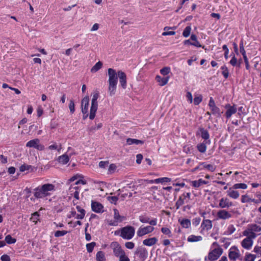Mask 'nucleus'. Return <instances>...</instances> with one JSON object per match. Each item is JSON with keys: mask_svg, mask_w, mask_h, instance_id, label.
Listing matches in <instances>:
<instances>
[{"mask_svg": "<svg viewBox=\"0 0 261 261\" xmlns=\"http://www.w3.org/2000/svg\"><path fill=\"white\" fill-rule=\"evenodd\" d=\"M55 190L54 185L45 184L36 188L34 195L37 198H43L50 196Z\"/></svg>", "mask_w": 261, "mask_h": 261, "instance_id": "f257e3e1", "label": "nucleus"}, {"mask_svg": "<svg viewBox=\"0 0 261 261\" xmlns=\"http://www.w3.org/2000/svg\"><path fill=\"white\" fill-rule=\"evenodd\" d=\"M108 92L110 96L115 94L117 85L118 83V72L113 68H109L108 70Z\"/></svg>", "mask_w": 261, "mask_h": 261, "instance_id": "f03ea898", "label": "nucleus"}, {"mask_svg": "<svg viewBox=\"0 0 261 261\" xmlns=\"http://www.w3.org/2000/svg\"><path fill=\"white\" fill-rule=\"evenodd\" d=\"M99 97V92L95 91L92 95L91 100V106L90 110L89 118L91 120L93 119L95 117L96 112L98 108L97 99Z\"/></svg>", "mask_w": 261, "mask_h": 261, "instance_id": "7ed1b4c3", "label": "nucleus"}, {"mask_svg": "<svg viewBox=\"0 0 261 261\" xmlns=\"http://www.w3.org/2000/svg\"><path fill=\"white\" fill-rule=\"evenodd\" d=\"M261 231V226L256 224H249L247 228L243 231V235H250L252 238H256L257 233Z\"/></svg>", "mask_w": 261, "mask_h": 261, "instance_id": "20e7f679", "label": "nucleus"}, {"mask_svg": "<svg viewBox=\"0 0 261 261\" xmlns=\"http://www.w3.org/2000/svg\"><path fill=\"white\" fill-rule=\"evenodd\" d=\"M113 211V219L107 220V224L110 226H116L118 225L119 223L125 220V217L123 216H121L119 214V212L117 209L114 208Z\"/></svg>", "mask_w": 261, "mask_h": 261, "instance_id": "39448f33", "label": "nucleus"}, {"mask_svg": "<svg viewBox=\"0 0 261 261\" xmlns=\"http://www.w3.org/2000/svg\"><path fill=\"white\" fill-rule=\"evenodd\" d=\"M135 228L130 226H127L120 230V236L124 239L130 240L135 234Z\"/></svg>", "mask_w": 261, "mask_h": 261, "instance_id": "423d86ee", "label": "nucleus"}, {"mask_svg": "<svg viewBox=\"0 0 261 261\" xmlns=\"http://www.w3.org/2000/svg\"><path fill=\"white\" fill-rule=\"evenodd\" d=\"M223 253V250L217 247L210 251L207 256L204 258V260L214 261L217 260Z\"/></svg>", "mask_w": 261, "mask_h": 261, "instance_id": "0eeeda50", "label": "nucleus"}, {"mask_svg": "<svg viewBox=\"0 0 261 261\" xmlns=\"http://www.w3.org/2000/svg\"><path fill=\"white\" fill-rule=\"evenodd\" d=\"M208 105L213 115L216 116L217 117H221L222 112H221L219 108H218L216 105L215 101L213 97H210Z\"/></svg>", "mask_w": 261, "mask_h": 261, "instance_id": "6e6552de", "label": "nucleus"}, {"mask_svg": "<svg viewBox=\"0 0 261 261\" xmlns=\"http://www.w3.org/2000/svg\"><path fill=\"white\" fill-rule=\"evenodd\" d=\"M246 238L244 239L241 243L242 247L246 249L250 250L253 246V240L255 238H252L250 235H243Z\"/></svg>", "mask_w": 261, "mask_h": 261, "instance_id": "1a4fd4ad", "label": "nucleus"}, {"mask_svg": "<svg viewBox=\"0 0 261 261\" xmlns=\"http://www.w3.org/2000/svg\"><path fill=\"white\" fill-rule=\"evenodd\" d=\"M26 146L30 148L33 147L40 151L44 149V146L40 143L38 139H34L29 141L27 143Z\"/></svg>", "mask_w": 261, "mask_h": 261, "instance_id": "9d476101", "label": "nucleus"}, {"mask_svg": "<svg viewBox=\"0 0 261 261\" xmlns=\"http://www.w3.org/2000/svg\"><path fill=\"white\" fill-rule=\"evenodd\" d=\"M154 227L152 225L140 227L137 231V234L139 237H142L149 234L154 230Z\"/></svg>", "mask_w": 261, "mask_h": 261, "instance_id": "9b49d317", "label": "nucleus"}, {"mask_svg": "<svg viewBox=\"0 0 261 261\" xmlns=\"http://www.w3.org/2000/svg\"><path fill=\"white\" fill-rule=\"evenodd\" d=\"M240 256L239 249L235 246L230 248L228 253V257L231 260L236 261Z\"/></svg>", "mask_w": 261, "mask_h": 261, "instance_id": "f8f14e48", "label": "nucleus"}, {"mask_svg": "<svg viewBox=\"0 0 261 261\" xmlns=\"http://www.w3.org/2000/svg\"><path fill=\"white\" fill-rule=\"evenodd\" d=\"M190 196L191 194L190 193H185L182 194L176 203L177 208H178L185 203H188L190 199Z\"/></svg>", "mask_w": 261, "mask_h": 261, "instance_id": "ddd939ff", "label": "nucleus"}, {"mask_svg": "<svg viewBox=\"0 0 261 261\" xmlns=\"http://www.w3.org/2000/svg\"><path fill=\"white\" fill-rule=\"evenodd\" d=\"M89 97L88 96L84 97L81 101V109L82 112L86 115L84 118H86L88 117V112L89 109Z\"/></svg>", "mask_w": 261, "mask_h": 261, "instance_id": "4468645a", "label": "nucleus"}, {"mask_svg": "<svg viewBox=\"0 0 261 261\" xmlns=\"http://www.w3.org/2000/svg\"><path fill=\"white\" fill-rule=\"evenodd\" d=\"M110 246L113 249L114 255L117 257L124 252L121 246L117 242L111 243Z\"/></svg>", "mask_w": 261, "mask_h": 261, "instance_id": "2eb2a0df", "label": "nucleus"}, {"mask_svg": "<svg viewBox=\"0 0 261 261\" xmlns=\"http://www.w3.org/2000/svg\"><path fill=\"white\" fill-rule=\"evenodd\" d=\"M233 205V203L226 197H222L219 200V206L221 208H228Z\"/></svg>", "mask_w": 261, "mask_h": 261, "instance_id": "dca6fc26", "label": "nucleus"}, {"mask_svg": "<svg viewBox=\"0 0 261 261\" xmlns=\"http://www.w3.org/2000/svg\"><path fill=\"white\" fill-rule=\"evenodd\" d=\"M217 216L219 219L227 220L232 217V215L229 212L222 208V210L218 211Z\"/></svg>", "mask_w": 261, "mask_h": 261, "instance_id": "f3484780", "label": "nucleus"}, {"mask_svg": "<svg viewBox=\"0 0 261 261\" xmlns=\"http://www.w3.org/2000/svg\"><path fill=\"white\" fill-rule=\"evenodd\" d=\"M135 254L141 261H144L148 256V252L145 248L140 247L137 249Z\"/></svg>", "mask_w": 261, "mask_h": 261, "instance_id": "a211bd4d", "label": "nucleus"}, {"mask_svg": "<svg viewBox=\"0 0 261 261\" xmlns=\"http://www.w3.org/2000/svg\"><path fill=\"white\" fill-rule=\"evenodd\" d=\"M92 210L96 213H102L104 212V207L100 203L92 201H91Z\"/></svg>", "mask_w": 261, "mask_h": 261, "instance_id": "6ab92c4d", "label": "nucleus"}, {"mask_svg": "<svg viewBox=\"0 0 261 261\" xmlns=\"http://www.w3.org/2000/svg\"><path fill=\"white\" fill-rule=\"evenodd\" d=\"M225 108L226 109L225 116L227 118H230L231 116L237 111L236 106L234 105L231 106L230 104H227L225 106Z\"/></svg>", "mask_w": 261, "mask_h": 261, "instance_id": "aec40b11", "label": "nucleus"}, {"mask_svg": "<svg viewBox=\"0 0 261 261\" xmlns=\"http://www.w3.org/2000/svg\"><path fill=\"white\" fill-rule=\"evenodd\" d=\"M118 76L119 79V83L123 89L126 88V75L125 73L121 70L118 71Z\"/></svg>", "mask_w": 261, "mask_h": 261, "instance_id": "412c9836", "label": "nucleus"}, {"mask_svg": "<svg viewBox=\"0 0 261 261\" xmlns=\"http://www.w3.org/2000/svg\"><path fill=\"white\" fill-rule=\"evenodd\" d=\"M236 190V189L233 188V186L230 187L226 192L227 195L232 199H238L240 196V194L239 192Z\"/></svg>", "mask_w": 261, "mask_h": 261, "instance_id": "4be33fe9", "label": "nucleus"}, {"mask_svg": "<svg viewBox=\"0 0 261 261\" xmlns=\"http://www.w3.org/2000/svg\"><path fill=\"white\" fill-rule=\"evenodd\" d=\"M139 220L143 223H149L150 225L154 226L157 224V220L156 219L150 220V218L146 216H139Z\"/></svg>", "mask_w": 261, "mask_h": 261, "instance_id": "5701e85b", "label": "nucleus"}, {"mask_svg": "<svg viewBox=\"0 0 261 261\" xmlns=\"http://www.w3.org/2000/svg\"><path fill=\"white\" fill-rule=\"evenodd\" d=\"M212 222L208 219H204L201 223V228L202 230L207 231L212 228Z\"/></svg>", "mask_w": 261, "mask_h": 261, "instance_id": "b1692460", "label": "nucleus"}, {"mask_svg": "<svg viewBox=\"0 0 261 261\" xmlns=\"http://www.w3.org/2000/svg\"><path fill=\"white\" fill-rule=\"evenodd\" d=\"M55 203H52V205L54 206L57 212H60L63 210L64 207V203L62 198H58L57 201H54Z\"/></svg>", "mask_w": 261, "mask_h": 261, "instance_id": "393cba45", "label": "nucleus"}, {"mask_svg": "<svg viewBox=\"0 0 261 261\" xmlns=\"http://www.w3.org/2000/svg\"><path fill=\"white\" fill-rule=\"evenodd\" d=\"M75 209L77 212V215L76 216V219L79 220L83 219L86 215L85 210L80 205H76Z\"/></svg>", "mask_w": 261, "mask_h": 261, "instance_id": "a878e982", "label": "nucleus"}, {"mask_svg": "<svg viewBox=\"0 0 261 261\" xmlns=\"http://www.w3.org/2000/svg\"><path fill=\"white\" fill-rule=\"evenodd\" d=\"M208 181H206L204 180H203L202 179L200 178L199 179L197 180H193L191 182V185L195 188H198L200 187H201L203 185H206L208 184Z\"/></svg>", "mask_w": 261, "mask_h": 261, "instance_id": "bb28decb", "label": "nucleus"}, {"mask_svg": "<svg viewBox=\"0 0 261 261\" xmlns=\"http://www.w3.org/2000/svg\"><path fill=\"white\" fill-rule=\"evenodd\" d=\"M69 156L67 155V154H63L62 155L59 156L58 158V162L62 165H65L69 161Z\"/></svg>", "mask_w": 261, "mask_h": 261, "instance_id": "cd10ccee", "label": "nucleus"}, {"mask_svg": "<svg viewBox=\"0 0 261 261\" xmlns=\"http://www.w3.org/2000/svg\"><path fill=\"white\" fill-rule=\"evenodd\" d=\"M178 222L182 227L185 228H188L191 226V223L188 219H179Z\"/></svg>", "mask_w": 261, "mask_h": 261, "instance_id": "c85d7f7f", "label": "nucleus"}, {"mask_svg": "<svg viewBox=\"0 0 261 261\" xmlns=\"http://www.w3.org/2000/svg\"><path fill=\"white\" fill-rule=\"evenodd\" d=\"M157 239L156 238H151L145 240L143 241V245L147 246H151L154 245L157 242Z\"/></svg>", "mask_w": 261, "mask_h": 261, "instance_id": "c756f323", "label": "nucleus"}, {"mask_svg": "<svg viewBox=\"0 0 261 261\" xmlns=\"http://www.w3.org/2000/svg\"><path fill=\"white\" fill-rule=\"evenodd\" d=\"M172 75L169 67H164V85H166L169 81V79Z\"/></svg>", "mask_w": 261, "mask_h": 261, "instance_id": "7c9ffc66", "label": "nucleus"}, {"mask_svg": "<svg viewBox=\"0 0 261 261\" xmlns=\"http://www.w3.org/2000/svg\"><path fill=\"white\" fill-rule=\"evenodd\" d=\"M202 240V237L200 236L190 235L187 238V241L189 242H197L201 241Z\"/></svg>", "mask_w": 261, "mask_h": 261, "instance_id": "2f4dec72", "label": "nucleus"}, {"mask_svg": "<svg viewBox=\"0 0 261 261\" xmlns=\"http://www.w3.org/2000/svg\"><path fill=\"white\" fill-rule=\"evenodd\" d=\"M236 229L233 225H229L226 230L224 232L223 234L225 236H229L232 234L236 231Z\"/></svg>", "mask_w": 261, "mask_h": 261, "instance_id": "473e14b6", "label": "nucleus"}, {"mask_svg": "<svg viewBox=\"0 0 261 261\" xmlns=\"http://www.w3.org/2000/svg\"><path fill=\"white\" fill-rule=\"evenodd\" d=\"M126 143L128 145H130L132 144H142L143 143V142L140 140H137L136 139H132V138H128L126 140Z\"/></svg>", "mask_w": 261, "mask_h": 261, "instance_id": "72a5a7b5", "label": "nucleus"}, {"mask_svg": "<svg viewBox=\"0 0 261 261\" xmlns=\"http://www.w3.org/2000/svg\"><path fill=\"white\" fill-rule=\"evenodd\" d=\"M102 67V63L100 61L97 62L91 69L92 73H95L101 69Z\"/></svg>", "mask_w": 261, "mask_h": 261, "instance_id": "f704fd0d", "label": "nucleus"}, {"mask_svg": "<svg viewBox=\"0 0 261 261\" xmlns=\"http://www.w3.org/2000/svg\"><path fill=\"white\" fill-rule=\"evenodd\" d=\"M201 165L202 166V167L204 169H206L210 171L214 172L215 171L216 169V167L213 165L211 164H206L204 162L201 163Z\"/></svg>", "mask_w": 261, "mask_h": 261, "instance_id": "c9c22d12", "label": "nucleus"}, {"mask_svg": "<svg viewBox=\"0 0 261 261\" xmlns=\"http://www.w3.org/2000/svg\"><path fill=\"white\" fill-rule=\"evenodd\" d=\"M97 261H106L105 253L101 251H99L96 255Z\"/></svg>", "mask_w": 261, "mask_h": 261, "instance_id": "e433bc0d", "label": "nucleus"}, {"mask_svg": "<svg viewBox=\"0 0 261 261\" xmlns=\"http://www.w3.org/2000/svg\"><path fill=\"white\" fill-rule=\"evenodd\" d=\"M4 241L5 242L6 244L7 243L8 244H12L16 243V239L12 238L11 235L8 234L6 236Z\"/></svg>", "mask_w": 261, "mask_h": 261, "instance_id": "4c0bfd02", "label": "nucleus"}, {"mask_svg": "<svg viewBox=\"0 0 261 261\" xmlns=\"http://www.w3.org/2000/svg\"><path fill=\"white\" fill-rule=\"evenodd\" d=\"M202 100V95L200 94H196L194 95V98L193 99V101L195 105H198L201 102Z\"/></svg>", "mask_w": 261, "mask_h": 261, "instance_id": "58836bf2", "label": "nucleus"}, {"mask_svg": "<svg viewBox=\"0 0 261 261\" xmlns=\"http://www.w3.org/2000/svg\"><path fill=\"white\" fill-rule=\"evenodd\" d=\"M199 130L201 133V136L202 138V139L204 140H207L209 138L210 135L208 132L206 130L204 129L203 128H200Z\"/></svg>", "mask_w": 261, "mask_h": 261, "instance_id": "ea45409f", "label": "nucleus"}, {"mask_svg": "<svg viewBox=\"0 0 261 261\" xmlns=\"http://www.w3.org/2000/svg\"><path fill=\"white\" fill-rule=\"evenodd\" d=\"M102 126V124L101 123H99L98 124H95L94 126H92L88 128V130L89 132H94L96 130L100 129Z\"/></svg>", "mask_w": 261, "mask_h": 261, "instance_id": "a19ab883", "label": "nucleus"}, {"mask_svg": "<svg viewBox=\"0 0 261 261\" xmlns=\"http://www.w3.org/2000/svg\"><path fill=\"white\" fill-rule=\"evenodd\" d=\"M256 256L251 253H247L245 256L244 261H254Z\"/></svg>", "mask_w": 261, "mask_h": 261, "instance_id": "79ce46f5", "label": "nucleus"}, {"mask_svg": "<svg viewBox=\"0 0 261 261\" xmlns=\"http://www.w3.org/2000/svg\"><path fill=\"white\" fill-rule=\"evenodd\" d=\"M48 149L50 150H57L59 152H60L61 149V146H59L56 143H54L53 144L49 145L48 147Z\"/></svg>", "mask_w": 261, "mask_h": 261, "instance_id": "37998d69", "label": "nucleus"}, {"mask_svg": "<svg viewBox=\"0 0 261 261\" xmlns=\"http://www.w3.org/2000/svg\"><path fill=\"white\" fill-rule=\"evenodd\" d=\"M233 188H236V189H246L247 188V185L244 183H238L235 184L233 185Z\"/></svg>", "mask_w": 261, "mask_h": 261, "instance_id": "c03bdc74", "label": "nucleus"}, {"mask_svg": "<svg viewBox=\"0 0 261 261\" xmlns=\"http://www.w3.org/2000/svg\"><path fill=\"white\" fill-rule=\"evenodd\" d=\"M198 151L201 153H204L206 150V146L204 143H200L197 145Z\"/></svg>", "mask_w": 261, "mask_h": 261, "instance_id": "a18cd8bd", "label": "nucleus"}, {"mask_svg": "<svg viewBox=\"0 0 261 261\" xmlns=\"http://www.w3.org/2000/svg\"><path fill=\"white\" fill-rule=\"evenodd\" d=\"M222 73L225 79H227L229 75V71L227 67L226 66H223L221 67Z\"/></svg>", "mask_w": 261, "mask_h": 261, "instance_id": "49530a36", "label": "nucleus"}, {"mask_svg": "<svg viewBox=\"0 0 261 261\" xmlns=\"http://www.w3.org/2000/svg\"><path fill=\"white\" fill-rule=\"evenodd\" d=\"M95 245H96V243L94 242L87 244L86 245V248H87V251L89 253L92 252Z\"/></svg>", "mask_w": 261, "mask_h": 261, "instance_id": "de8ad7c7", "label": "nucleus"}, {"mask_svg": "<svg viewBox=\"0 0 261 261\" xmlns=\"http://www.w3.org/2000/svg\"><path fill=\"white\" fill-rule=\"evenodd\" d=\"M251 199V198L247 194L242 195L241 196V202L243 203L250 202Z\"/></svg>", "mask_w": 261, "mask_h": 261, "instance_id": "09e8293b", "label": "nucleus"}, {"mask_svg": "<svg viewBox=\"0 0 261 261\" xmlns=\"http://www.w3.org/2000/svg\"><path fill=\"white\" fill-rule=\"evenodd\" d=\"M191 31V27L190 26H187L184 29L183 33H182V35L185 37H188L190 35Z\"/></svg>", "mask_w": 261, "mask_h": 261, "instance_id": "8fccbe9b", "label": "nucleus"}, {"mask_svg": "<svg viewBox=\"0 0 261 261\" xmlns=\"http://www.w3.org/2000/svg\"><path fill=\"white\" fill-rule=\"evenodd\" d=\"M39 215L38 212H35L32 215V216L30 218V220L36 224L39 220Z\"/></svg>", "mask_w": 261, "mask_h": 261, "instance_id": "3c124183", "label": "nucleus"}, {"mask_svg": "<svg viewBox=\"0 0 261 261\" xmlns=\"http://www.w3.org/2000/svg\"><path fill=\"white\" fill-rule=\"evenodd\" d=\"M65 153L67 154V155L69 156V158H70L72 155L76 154L74 150L71 147H68L67 150Z\"/></svg>", "mask_w": 261, "mask_h": 261, "instance_id": "603ef678", "label": "nucleus"}, {"mask_svg": "<svg viewBox=\"0 0 261 261\" xmlns=\"http://www.w3.org/2000/svg\"><path fill=\"white\" fill-rule=\"evenodd\" d=\"M68 233L66 230H58L55 232V236L56 237H60Z\"/></svg>", "mask_w": 261, "mask_h": 261, "instance_id": "864d4df0", "label": "nucleus"}, {"mask_svg": "<svg viewBox=\"0 0 261 261\" xmlns=\"http://www.w3.org/2000/svg\"><path fill=\"white\" fill-rule=\"evenodd\" d=\"M118 257H119V261H130L128 256L125 254V252H124Z\"/></svg>", "mask_w": 261, "mask_h": 261, "instance_id": "5fc2aeb1", "label": "nucleus"}, {"mask_svg": "<svg viewBox=\"0 0 261 261\" xmlns=\"http://www.w3.org/2000/svg\"><path fill=\"white\" fill-rule=\"evenodd\" d=\"M174 190L172 187H164V193L166 192V194L168 196L173 193L174 194Z\"/></svg>", "mask_w": 261, "mask_h": 261, "instance_id": "6e6d98bb", "label": "nucleus"}, {"mask_svg": "<svg viewBox=\"0 0 261 261\" xmlns=\"http://www.w3.org/2000/svg\"><path fill=\"white\" fill-rule=\"evenodd\" d=\"M79 178H84V176L82 174H77L71 177L69 180L70 182H72L75 180H77Z\"/></svg>", "mask_w": 261, "mask_h": 261, "instance_id": "4d7b16f0", "label": "nucleus"}, {"mask_svg": "<svg viewBox=\"0 0 261 261\" xmlns=\"http://www.w3.org/2000/svg\"><path fill=\"white\" fill-rule=\"evenodd\" d=\"M116 168H117V167L115 164H111L109 167L108 174L113 173L115 171Z\"/></svg>", "mask_w": 261, "mask_h": 261, "instance_id": "13d9d810", "label": "nucleus"}, {"mask_svg": "<svg viewBox=\"0 0 261 261\" xmlns=\"http://www.w3.org/2000/svg\"><path fill=\"white\" fill-rule=\"evenodd\" d=\"M108 200L112 203L116 204L118 201V198L117 196H109L108 197Z\"/></svg>", "mask_w": 261, "mask_h": 261, "instance_id": "bf43d9fd", "label": "nucleus"}, {"mask_svg": "<svg viewBox=\"0 0 261 261\" xmlns=\"http://www.w3.org/2000/svg\"><path fill=\"white\" fill-rule=\"evenodd\" d=\"M76 212L74 208H72V210L70 212L69 214L67 215V217L68 218H71L72 217H74L76 219V216L77 215Z\"/></svg>", "mask_w": 261, "mask_h": 261, "instance_id": "052dcab7", "label": "nucleus"}, {"mask_svg": "<svg viewBox=\"0 0 261 261\" xmlns=\"http://www.w3.org/2000/svg\"><path fill=\"white\" fill-rule=\"evenodd\" d=\"M193 149L192 146L190 145H186L184 147V151L187 153H191Z\"/></svg>", "mask_w": 261, "mask_h": 261, "instance_id": "680f3d73", "label": "nucleus"}, {"mask_svg": "<svg viewBox=\"0 0 261 261\" xmlns=\"http://www.w3.org/2000/svg\"><path fill=\"white\" fill-rule=\"evenodd\" d=\"M222 48L223 50H225L224 57H225V58L227 60L228 58L229 49H228L227 45L225 44L223 45Z\"/></svg>", "mask_w": 261, "mask_h": 261, "instance_id": "e2e57ef3", "label": "nucleus"}, {"mask_svg": "<svg viewBox=\"0 0 261 261\" xmlns=\"http://www.w3.org/2000/svg\"><path fill=\"white\" fill-rule=\"evenodd\" d=\"M200 221H201V219L200 217H196L193 219V221H192L193 225L195 226H197L199 224Z\"/></svg>", "mask_w": 261, "mask_h": 261, "instance_id": "0e129e2a", "label": "nucleus"}, {"mask_svg": "<svg viewBox=\"0 0 261 261\" xmlns=\"http://www.w3.org/2000/svg\"><path fill=\"white\" fill-rule=\"evenodd\" d=\"M125 246L129 249H132L135 247V244L132 242H128L125 244Z\"/></svg>", "mask_w": 261, "mask_h": 261, "instance_id": "69168bd1", "label": "nucleus"}, {"mask_svg": "<svg viewBox=\"0 0 261 261\" xmlns=\"http://www.w3.org/2000/svg\"><path fill=\"white\" fill-rule=\"evenodd\" d=\"M69 108L70 111L71 113H73L74 112V111H75L74 103L72 100H71L70 101V103L69 105Z\"/></svg>", "mask_w": 261, "mask_h": 261, "instance_id": "338daca9", "label": "nucleus"}, {"mask_svg": "<svg viewBox=\"0 0 261 261\" xmlns=\"http://www.w3.org/2000/svg\"><path fill=\"white\" fill-rule=\"evenodd\" d=\"M253 251L258 254H259L261 256V247L258 246H255L254 247Z\"/></svg>", "mask_w": 261, "mask_h": 261, "instance_id": "774afa93", "label": "nucleus"}]
</instances>
